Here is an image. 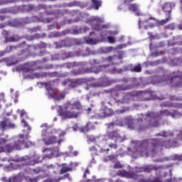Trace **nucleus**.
Returning <instances> with one entry per match:
<instances>
[{
	"mask_svg": "<svg viewBox=\"0 0 182 182\" xmlns=\"http://www.w3.org/2000/svg\"><path fill=\"white\" fill-rule=\"evenodd\" d=\"M142 116V119L144 121V126H146V129L149 128V126H159V119H161L162 116H166L168 117L171 116L172 119H178V117H182V113L178 110L174 109L173 112L168 111V109H163L159 112H155L153 111H149L146 114Z\"/></svg>",
	"mask_w": 182,
	"mask_h": 182,
	"instance_id": "nucleus-1",
	"label": "nucleus"
},
{
	"mask_svg": "<svg viewBox=\"0 0 182 182\" xmlns=\"http://www.w3.org/2000/svg\"><path fill=\"white\" fill-rule=\"evenodd\" d=\"M80 113H83V105L80 100L72 99L64 104L60 115L62 119H77Z\"/></svg>",
	"mask_w": 182,
	"mask_h": 182,
	"instance_id": "nucleus-2",
	"label": "nucleus"
},
{
	"mask_svg": "<svg viewBox=\"0 0 182 182\" xmlns=\"http://www.w3.org/2000/svg\"><path fill=\"white\" fill-rule=\"evenodd\" d=\"M65 66L70 69L72 68H81L73 72V75L77 76V75H83L85 73H99L102 72L103 68H107L108 65H100L96 67L93 65L92 62L82 61V62H73L65 63Z\"/></svg>",
	"mask_w": 182,
	"mask_h": 182,
	"instance_id": "nucleus-3",
	"label": "nucleus"
},
{
	"mask_svg": "<svg viewBox=\"0 0 182 182\" xmlns=\"http://www.w3.org/2000/svg\"><path fill=\"white\" fill-rule=\"evenodd\" d=\"M115 122V126H127L129 129L134 130V129H137V130H146V126L144 124L143 117L138 118L137 122L134 123V121L129 117H125L120 119H116L114 121Z\"/></svg>",
	"mask_w": 182,
	"mask_h": 182,
	"instance_id": "nucleus-4",
	"label": "nucleus"
},
{
	"mask_svg": "<svg viewBox=\"0 0 182 182\" xmlns=\"http://www.w3.org/2000/svg\"><path fill=\"white\" fill-rule=\"evenodd\" d=\"M177 144V141L173 139H168V141L154 139L151 142V153H156V149H159V147H165V149H170L171 147H176Z\"/></svg>",
	"mask_w": 182,
	"mask_h": 182,
	"instance_id": "nucleus-5",
	"label": "nucleus"
},
{
	"mask_svg": "<svg viewBox=\"0 0 182 182\" xmlns=\"http://www.w3.org/2000/svg\"><path fill=\"white\" fill-rule=\"evenodd\" d=\"M25 145V148L28 149V146L26 145V142L25 140H18L14 142V144H7L4 146V151L6 153H12V151L15 150H22V146Z\"/></svg>",
	"mask_w": 182,
	"mask_h": 182,
	"instance_id": "nucleus-6",
	"label": "nucleus"
},
{
	"mask_svg": "<svg viewBox=\"0 0 182 182\" xmlns=\"http://www.w3.org/2000/svg\"><path fill=\"white\" fill-rule=\"evenodd\" d=\"M149 141L144 140L140 144V146L137 147L136 151L139 156L141 157H149V153H150V150L149 149Z\"/></svg>",
	"mask_w": 182,
	"mask_h": 182,
	"instance_id": "nucleus-7",
	"label": "nucleus"
},
{
	"mask_svg": "<svg viewBox=\"0 0 182 182\" xmlns=\"http://www.w3.org/2000/svg\"><path fill=\"white\" fill-rule=\"evenodd\" d=\"M166 81H170V83H174L176 80L178 82L174 85L176 87H181L182 86V72L177 71L173 72L170 77H166L165 79Z\"/></svg>",
	"mask_w": 182,
	"mask_h": 182,
	"instance_id": "nucleus-8",
	"label": "nucleus"
},
{
	"mask_svg": "<svg viewBox=\"0 0 182 182\" xmlns=\"http://www.w3.org/2000/svg\"><path fill=\"white\" fill-rule=\"evenodd\" d=\"M53 18H43V14H41L39 16H34L32 17H26L23 18V22L24 23H33L35 22H39V21H43V22H47V23H49L52 22Z\"/></svg>",
	"mask_w": 182,
	"mask_h": 182,
	"instance_id": "nucleus-9",
	"label": "nucleus"
},
{
	"mask_svg": "<svg viewBox=\"0 0 182 182\" xmlns=\"http://www.w3.org/2000/svg\"><path fill=\"white\" fill-rule=\"evenodd\" d=\"M160 166L156 165H146L141 167H136V173H151L153 171H159Z\"/></svg>",
	"mask_w": 182,
	"mask_h": 182,
	"instance_id": "nucleus-10",
	"label": "nucleus"
},
{
	"mask_svg": "<svg viewBox=\"0 0 182 182\" xmlns=\"http://www.w3.org/2000/svg\"><path fill=\"white\" fill-rule=\"evenodd\" d=\"M43 152L44 153L43 159H52V157L59 153V148L58 146L52 149L47 148L43 150Z\"/></svg>",
	"mask_w": 182,
	"mask_h": 182,
	"instance_id": "nucleus-11",
	"label": "nucleus"
},
{
	"mask_svg": "<svg viewBox=\"0 0 182 182\" xmlns=\"http://www.w3.org/2000/svg\"><path fill=\"white\" fill-rule=\"evenodd\" d=\"M106 136L107 139H109V140H114L115 143H117V141H123V138H122L120 134H119V132L116 130L108 132Z\"/></svg>",
	"mask_w": 182,
	"mask_h": 182,
	"instance_id": "nucleus-12",
	"label": "nucleus"
},
{
	"mask_svg": "<svg viewBox=\"0 0 182 182\" xmlns=\"http://www.w3.org/2000/svg\"><path fill=\"white\" fill-rule=\"evenodd\" d=\"M26 52H32V50H37V49H45L48 48L46 43L41 42L37 45H28L26 43Z\"/></svg>",
	"mask_w": 182,
	"mask_h": 182,
	"instance_id": "nucleus-13",
	"label": "nucleus"
},
{
	"mask_svg": "<svg viewBox=\"0 0 182 182\" xmlns=\"http://www.w3.org/2000/svg\"><path fill=\"white\" fill-rule=\"evenodd\" d=\"M114 113L113 109L106 106H102L100 109V114L102 117H110L113 116Z\"/></svg>",
	"mask_w": 182,
	"mask_h": 182,
	"instance_id": "nucleus-14",
	"label": "nucleus"
},
{
	"mask_svg": "<svg viewBox=\"0 0 182 182\" xmlns=\"http://www.w3.org/2000/svg\"><path fill=\"white\" fill-rule=\"evenodd\" d=\"M0 127L3 130H6V129H15V124L11 122L9 118H5L3 121L0 122Z\"/></svg>",
	"mask_w": 182,
	"mask_h": 182,
	"instance_id": "nucleus-15",
	"label": "nucleus"
},
{
	"mask_svg": "<svg viewBox=\"0 0 182 182\" xmlns=\"http://www.w3.org/2000/svg\"><path fill=\"white\" fill-rule=\"evenodd\" d=\"M26 41H23L22 43H18L17 46H9L6 48L5 52L6 53H11L12 50H15L16 49H18V48L20 49L23 48L24 50H26Z\"/></svg>",
	"mask_w": 182,
	"mask_h": 182,
	"instance_id": "nucleus-16",
	"label": "nucleus"
},
{
	"mask_svg": "<svg viewBox=\"0 0 182 182\" xmlns=\"http://www.w3.org/2000/svg\"><path fill=\"white\" fill-rule=\"evenodd\" d=\"M114 87H115V90L118 92L126 91V90H132L134 87V84H121L117 85Z\"/></svg>",
	"mask_w": 182,
	"mask_h": 182,
	"instance_id": "nucleus-17",
	"label": "nucleus"
},
{
	"mask_svg": "<svg viewBox=\"0 0 182 182\" xmlns=\"http://www.w3.org/2000/svg\"><path fill=\"white\" fill-rule=\"evenodd\" d=\"M16 161H26V166H33V164L41 163V161L38 159H33V161H31V158L28 156L18 158Z\"/></svg>",
	"mask_w": 182,
	"mask_h": 182,
	"instance_id": "nucleus-18",
	"label": "nucleus"
},
{
	"mask_svg": "<svg viewBox=\"0 0 182 182\" xmlns=\"http://www.w3.org/2000/svg\"><path fill=\"white\" fill-rule=\"evenodd\" d=\"M153 92L151 91H141L140 95L141 97L139 98L140 102H149L151 100V95Z\"/></svg>",
	"mask_w": 182,
	"mask_h": 182,
	"instance_id": "nucleus-19",
	"label": "nucleus"
},
{
	"mask_svg": "<svg viewBox=\"0 0 182 182\" xmlns=\"http://www.w3.org/2000/svg\"><path fill=\"white\" fill-rule=\"evenodd\" d=\"M43 141L46 146H50V144H55L58 143L60 144L61 140L58 141V139L55 136H49L48 139H43Z\"/></svg>",
	"mask_w": 182,
	"mask_h": 182,
	"instance_id": "nucleus-20",
	"label": "nucleus"
},
{
	"mask_svg": "<svg viewBox=\"0 0 182 182\" xmlns=\"http://www.w3.org/2000/svg\"><path fill=\"white\" fill-rule=\"evenodd\" d=\"M50 97L55 99V100H63L66 97V92H63L58 95V90H53V92L50 94Z\"/></svg>",
	"mask_w": 182,
	"mask_h": 182,
	"instance_id": "nucleus-21",
	"label": "nucleus"
},
{
	"mask_svg": "<svg viewBox=\"0 0 182 182\" xmlns=\"http://www.w3.org/2000/svg\"><path fill=\"white\" fill-rule=\"evenodd\" d=\"M41 85L46 87L47 92H48L49 96H50V95L53 93V90H57V89L53 88V87L52 86V82L50 81L41 82Z\"/></svg>",
	"mask_w": 182,
	"mask_h": 182,
	"instance_id": "nucleus-22",
	"label": "nucleus"
},
{
	"mask_svg": "<svg viewBox=\"0 0 182 182\" xmlns=\"http://www.w3.org/2000/svg\"><path fill=\"white\" fill-rule=\"evenodd\" d=\"M139 182H161V176H150L147 179H140Z\"/></svg>",
	"mask_w": 182,
	"mask_h": 182,
	"instance_id": "nucleus-23",
	"label": "nucleus"
},
{
	"mask_svg": "<svg viewBox=\"0 0 182 182\" xmlns=\"http://www.w3.org/2000/svg\"><path fill=\"white\" fill-rule=\"evenodd\" d=\"M134 93L133 92H127L122 98V103L124 105H129L130 103V97H133Z\"/></svg>",
	"mask_w": 182,
	"mask_h": 182,
	"instance_id": "nucleus-24",
	"label": "nucleus"
},
{
	"mask_svg": "<svg viewBox=\"0 0 182 182\" xmlns=\"http://www.w3.org/2000/svg\"><path fill=\"white\" fill-rule=\"evenodd\" d=\"M164 107H175L176 109H182V103H168V102H164L161 105Z\"/></svg>",
	"mask_w": 182,
	"mask_h": 182,
	"instance_id": "nucleus-25",
	"label": "nucleus"
},
{
	"mask_svg": "<svg viewBox=\"0 0 182 182\" xmlns=\"http://www.w3.org/2000/svg\"><path fill=\"white\" fill-rule=\"evenodd\" d=\"M64 86H68L71 89H75V87H77V84H76V81L70 79H68L64 81Z\"/></svg>",
	"mask_w": 182,
	"mask_h": 182,
	"instance_id": "nucleus-26",
	"label": "nucleus"
},
{
	"mask_svg": "<svg viewBox=\"0 0 182 182\" xmlns=\"http://www.w3.org/2000/svg\"><path fill=\"white\" fill-rule=\"evenodd\" d=\"M72 170H73V168H72V166H70L67 164H63L62 168L60 170V174H65V173L72 171Z\"/></svg>",
	"mask_w": 182,
	"mask_h": 182,
	"instance_id": "nucleus-27",
	"label": "nucleus"
},
{
	"mask_svg": "<svg viewBox=\"0 0 182 182\" xmlns=\"http://www.w3.org/2000/svg\"><path fill=\"white\" fill-rule=\"evenodd\" d=\"M95 127L92 122H88L84 127L81 129L83 133H86V132H90V130H95Z\"/></svg>",
	"mask_w": 182,
	"mask_h": 182,
	"instance_id": "nucleus-28",
	"label": "nucleus"
},
{
	"mask_svg": "<svg viewBox=\"0 0 182 182\" xmlns=\"http://www.w3.org/2000/svg\"><path fill=\"white\" fill-rule=\"evenodd\" d=\"M92 28L95 31H103V29H107L109 28V25L103 24L100 25V23H97V24H92Z\"/></svg>",
	"mask_w": 182,
	"mask_h": 182,
	"instance_id": "nucleus-29",
	"label": "nucleus"
},
{
	"mask_svg": "<svg viewBox=\"0 0 182 182\" xmlns=\"http://www.w3.org/2000/svg\"><path fill=\"white\" fill-rule=\"evenodd\" d=\"M162 10L164 12L168 14V16H171V4L166 3L164 6H162Z\"/></svg>",
	"mask_w": 182,
	"mask_h": 182,
	"instance_id": "nucleus-30",
	"label": "nucleus"
},
{
	"mask_svg": "<svg viewBox=\"0 0 182 182\" xmlns=\"http://www.w3.org/2000/svg\"><path fill=\"white\" fill-rule=\"evenodd\" d=\"M6 63L9 66H12V65H17L18 60L15 57H9L6 58Z\"/></svg>",
	"mask_w": 182,
	"mask_h": 182,
	"instance_id": "nucleus-31",
	"label": "nucleus"
},
{
	"mask_svg": "<svg viewBox=\"0 0 182 182\" xmlns=\"http://www.w3.org/2000/svg\"><path fill=\"white\" fill-rule=\"evenodd\" d=\"M54 44L55 45L56 49H59L60 48H65V46H66V40L55 41L54 42Z\"/></svg>",
	"mask_w": 182,
	"mask_h": 182,
	"instance_id": "nucleus-32",
	"label": "nucleus"
},
{
	"mask_svg": "<svg viewBox=\"0 0 182 182\" xmlns=\"http://www.w3.org/2000/svg\"><path fill=\"white\" fill-rule=\"evenodd\" d=\"M156 136H161L162 137H173L174 133L173 132H162L156 134Z\"/></svg>",
	"mask_w": 182,
	"mask_h": 182,
	"instance_id": "nucleus-33",
	"label": "nucleus"
},
{
	"mask_svg": "<svg viewBox=\"0 0 182 182\" xmlns=\"http://www.w3.org/2000/svg\"><path fill=\"white\" fill-rule=\"evenodd\" d=\"M129 70L130 72L136 73H140L141 72V65H138L135 66H129Z\"/></svg>",
	"mask_w": 182,
	"mask_h": 182,
	"instance_id": "nucleus-34",
	"label": "nucleus"
},
{
	"mask_svg": "<svg viewBox=\"0 0 182 182\" xmlns=\"http://www.w3.org/2000/svg\"><path fill=\"white\" fill-rule=\"evenodd\" d=\"M19 41V38L15 36H7L6 37L4 42L5 43H8L9 42H18Z\"/></svg>",
	"mask_w": 182,
	"mask_h": 182,
	"instance_id": "nucleus-35",
	"label": "nucleus"
},
{
	"mask_svg": "<svg viewBox=\"0 0 182 182\" xmlns=\"http://www.w3.org/2000/svg\"><path fill=\"white\" fill-rule=\"evenodd\" d=\"M109 85H110V81L107 77H104L101 80V84L97 85V86H101L102 87H103V86H109Z\"/></svg>",
	"mask_w": 182,
	"mask_h": 182,
	"instance_id": "nucleus-36",
	"label": "nucleus"
},
{
	"mask_svg": "<svg viewBox=\"0 0 182 182\" xmlns=\"http://www.w3.org/2000/svg\"><path fill=\"white\" fill-rule=\"evenodd\" d=\"M110 95L112 97H119V96L120 95L119 91L117 90H115L114 87L110 90Z\"/></svg>",
	"mask_w": 182,
	"mask_h": 182,
	"instance_id": "nucleus-37",
	"label": "nucleus"
},
{
	"mask_svg": "<svg viewBox=\"0 0 182 182\" xmlns=\"http://www.w3.org/2000/svg\"><path fill=\"white\" fill-rule=\"evenodd\" d=\"M75 80L77 86H80V85H83V83H86L87 82V80L86 78H79Z\"/></svg>",
	"mask_w": 182,
	"mask_h": 182,
	"instance_id": "nucleus-38",
	"label": "nucleus"
},
{
	"mask_svg": "<svg viewBox=\"0 0 182 182\" xmlns=\"http://www.w3.org/2000/svg\"><path fill=\"white\" fill-rule=\"evenodd\" d=\"M92 4L95 6V9H99V8H100V6H102V1H99L97 0H91Z\"/></svg>",
	"mask_w": 182,
	"mask_h": 182,
	"instance_id": "nucleus-39",
	"label": "nucleus"
},
{
	"mask_svg": "<svg viewBox=\"0 0 182 182\" xmlns=\"http://www.w3.org/2000/svg\"><path fill=\"white\" fill-rule=\"evenodd\" d=\"M171 19V16H168V17L166 19L164 20H161L160 21H159V25H161V26H163V25H166V23H168V22H170V20Z\"/></svg>",
	"mask_w": 182,
	"mask_h": 182,
	"instance_id": "nucleus-40",
	"label": "nucleus"
},
{
	"mask_svg": "<svg viewBox=\"0 0 182 182\" xmlns=\"http://www.w3.org/2000/svg\"><path fill=\"white\" fill-rule=\"evenodd\" d=\"M6 143H8V139H6L5 138L0 137V147H2V149H3V151L1 153H4V151H5V148H4V146H2V145L6 144Z\"/></svg>",
	"mask_w": 182,
	"mask_h": 182,
	"instance_id": "nucleus-41",
	"label": "nucleus"
},
{
	"mask_svg": "<svg viewBox=\"0 0 182 182\" xmlns=\"http://www.w3.org/2000/svg\"><path fill=\"white\" fill-rule=\"evenodd\" d=\"M66 178H68L69 181H72V178H70V175L69 173H65L64 176L59 177L58 181L60 180H65Z\"/></svg>",
	"mask_w": 182,
	"mask_h": 182,
	"instance_id": "nucleus-42",
	"label": "nucleus"
},
{
	"mask_svg": "<svg viewBox=\"0 0 182 182\" xmlns=\"http://www.w3.org/2000/svg\"><path fill=\"white\" fill-rule=\"evenodd\" d=\"M57 73H41V77H46L48 75L51 76V77H53V76H56Z\"/></svg>",
	"mask_w": 182,
	"mask_h": 182,
	"instance_id": "nucleus-43",
	"label": "nucleus"
},
{
	"mask_svg": "<svg viewBox=\"0 0 182 182\" xmlns=\"http://www.w3.org/2000/svg\"><path fill=\"white\" fill-rule=\"evenodd\" d=\"M117 176H119L120 177H126L127 176V171H119L117 172Z\"/></svg>",
	"mask_w": 182,
	"mask_h": 182,
	"instance_id": "nucleus-44",
	"label": "nucleus"
},
{
	"mask_svg": "<svg viewBox=\"0 0 182 182\" xmlns=\"http://www.w3.org/2000/svg\"><path fill=\"white\" fill-rule=\"evenodd\" d=\"M41 180V176H36L35 178H28V181L30 182H38Z\"/></svg>",
	"mask_w": 182,
	"mask_h": 182,
	"instance_id": "nucleus-45",
	"label": "nucleus"
},
{
	"mask_svg": "<svg viewBox=\"0 0 182 182\" xmlns=\"http://www.w3.org/2000/svg\"><path fill=\"white\" fill-rule=\"evenodd\" d=\"M176 133L177 140H181V141H182V131H176Z\"/></svg>",
	"mask_w": 182,
	"mask_h": 182,
	"instance_id": "nucleus-46",
	"label": "nucleus"
},
{
	"mask_svg": "<svg viewBox=\"0 0 182 182\" xmlns=\"http://www.w3.org/2000/svg\"><path fill=\"white\" fill-rule=\"evenodd\" d=\"M9 182H19V177L14 176L9 178Z\"/></svg>",
	"mask_w": 182,
	"mask_h": 182,
	"instance_id": "nucleus-47",
	"label": "nucleus"
},
{
	"mask_svg": "<svg viewBox=\"0 0 182 182\" xmlns=\"http://www.w3.org/2000/svg\"><path fill=\"white\" fill-rule=\"evenodd\" d=\"M107 41L109 43H114L116 42V41L114 40V38H113L112 36H108Z\"/></svg>",
	"mask_w": 182,
	"mask_h": 182,
	"instance_id": "nucleus-48",
	"label": "nucleus"
},
{
	"mask_svg": "<svg viewBox=\"0 0 182 182\" xmlns=\"http://www.w3.org/2000/svg\"><path fill=\"white\" fill-rule=\"evenodd\" d=\"M129 9L131 11H133V12H136L137 11V6H136V5L134 4H132L131 6H129Z\"/></svg>",
	"mask_w": 182,
	"mask_h": 182,
	"instance_id": "nucleus-49",
	"label": "nucleus"
},
{
	"mask_svg": "<svg viewBox=\"0 0 182 182\" xmlns=\"http://www.w3.org/2000/svg\"><path fill=\"white\" fill-rule=\"evenodd\" d=\"M24 9H26L27 11H32V9H33V6L32 4L26 5L24 6Z\"/></svg>",
	"mask_w": 182,
	"mask_h": 182,
	"instance_id": "nucleus-50",
	"label": "nucleus"
},
{
	"mask_svg": "<svg viewBox=\"0 0 182 182\" xmlns=\"http://www.w3.org/2000/svg\"><path fill=\"white\" fill-rule=\"evenodd\" d=\"M122 167H123V166H122L120 162H117L114 164V168H122Z\"/></svg>",
	"mask_w": 182,
	"mask_h": 182,
	"instance_id": "nucleus-51",
	"label": "nucleus"
},
{
	"mask_svg": "<svg viewBox=\"0 0 182 182\" xmlns=\"http://www.w3.org/2000/svg\"><path fill=\"white\" fill-rule=\"evenodd\" d=\"M108 146L110 149H114V150H117V144H109Z\"/></svg>",
	"mask_w": 182,
	"mask_h": 182,
	"instance_id": "nucleus-52",
	"label": "nucleus"
},
{
	"mask_svg": "<svg viewBox=\"0 0 182 182\" xmlns=\"http://www.w3.org/2000/svg\"><path fill=\"white\" fill-rule=\"evenodd\" d=\"M1 34L3 35V36L4 37V39L6 38L9 35V32H8L6 30H4L2 32H1Z\"/></svg>",
	"mask_w": 182,
	"mask_h": 182,
	"instance_id": "nucleus-53",
	"label": "nucleus"
},
{
	"mask_svg": "<svg viewBox=\"0 0 182 182\" xmlns=\"http://www.w3.org/2000/svg\"><path fill=\"white\" fill-rule=\"evenodd\" d=\"M48 136V129H43L41 132L42 137H46Z\"/></svg>",
	"mask_w": 182,
	"mask_h": 182,
	"instance_id": "nucleus-54",
	"label": "nucleus"
},
{
	"mask_svg": "<svg viewBox=\"0 0 182 182\" xmlns=\"http://www.w3.org/2000/svg\"><path fill=\"white\" fill-rule=\"evenodd\" d=\"M85 182H103L102 179L92 180V179H87Z\"/></svg>",
	"mask_w": 182,
	"mask_h": 182,
	"instance_id": "nucleus-55",
	"label": "nucleus"
},
{
	"mask_svg": "<svg viewBox=\"0 0 182 182\" xmlns=\"http://www.w3.org/2000/svg\"><path fill=\"white\" fill-rule=\"evenodd\" d=\"M87 139H88V141H91V143L96 141V138H95L93 136H87Z\"/></svg>",
	"mask_w": 182,
	"mask_h": 182,
	"instance_id": "nucleus-56",
	"label": "nucleus"
},
{
	"mask_svg": "<svg viewBox=\"0 0 182 182\" xmlns=\"http://www.w3.org/2000/svg\"><path fill=\"white\" fill-rule=\"evenodd\" d=\"M0 102H5V93H0Z\"/></svg>",
	"mask_w": 182,
	"mask_h": 182,
	"instance_id": "nucleus-57",
	"label": "nucleus"
},
{
	"mask_svg": "<svg viewBox=\"0 0 182 182\" xmlns=\"http://www.w3.org/2000/svg\"><path fill=\"white\" fill-rule=\"evenodd\" d=\"M33 171L36 173V174H39L40 171H42V168H41V167H37L36 168H34L33 170Z\"/></svg>",
	"mask_w": 182,
	"mask_h": 182,
	"instance_id": "nucleus-58",
	"label": "nucleus"
},
{
	"mask_svg": "<svg viewBox=\"0 0 182 182\" xmlns=\"http://www.w3.org/2000/svg\"><path fill=\"white\" fill-rule=\"evenodd\" d=\"M8 12H9V10L8 9V8L0 9V14H8Z\"/></svg>",
	"mask_w": 182,
	"mask_h": 182,
	"instance_id": "nucleus-59",
	"label": "nucleus"
},
{
	"mask_svg": "<svg viewBox=\"0 0 182 182\" xmlns=\"http://www.w3.org/2000/svg\"><path fill=\"white\" fill-rule=\"evenodd\" d=\"M126 110V108H122V109H117L116 112L118 114H122V113H124Z\"/></svg>",
	"mask_w": 182,
	"mask_h": 182,
	"instance_id": "nucleus-60",
	"label": "nucleus"
},
{
	"mask_svg": "<svg viewBox=\"0 0 182 182\" xmlns=\"http://www.w3.org/2000/svg\"><path fill=\"white\" fill-rule=\"evenodd\" d=\"M70 33V31L69 30H65L61 32V36H65V35H68Z\"/></svg>",
	"mask_w": 182,
	"mask_h": 182,
	"instance_id": "nucleus-61",
	"label": "nucleus"
},
{
	"mask_svg": "<svg viewBox=\"0 0 182 182\" xmlns=\"http://www.w3.org/2000/svg\"><path fill=\"white\" fill-rule=\"evenodd\" d=\"M87 174H90V171H89V168H87V169L85 170V173H84V175H83V176H82L83 178H86Z\"/></svg>",
	"mask_w": 182,
	"mask_h": 182,
	"instance_id": "nucleus-62",
	"label": "nucleus"
},
{
	"mask_svg": "<svg viewBox=\"0 0 182 182\" xmlns=\"http://www.w3.org/2000/svg\"><path fill=\"white\" fill-rule=\"evenodd\" d=\"M31 32H38V31H41L40 27H34L31 29Z\"/></svg>",
	"mask_w": 182,
	"mask_h": 182,
	"instance_id": "nucleus-63",
	"label": "nucleus"
},
{
	"mask_svg": "<svg viewBox=\"0 0 182 182\" xmlns=\"http://www.w3.org/2000/svg\"><path fill=\"white\" fill-rule=\"evenodd\" d=\"M107 126H108L109 129H110V127H113V126H116V124H115V122H114H114H112L108 123V124H107Z\"/></svg>",
	"mask_w": 182,
	"mask_h": 182,
	"instance_id": "nucleus-64",
	"label": "nucleus"
}]
</instances>
